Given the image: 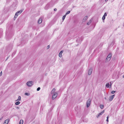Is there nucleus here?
Instances as JSON below:
<instances>
[{
  "mask_svg": "<svg viewBox=\"0 0 124 124\" xmlns=\"http://www.w3.org/2000/svg\"><path fill=\"white\" fill-rule=\"evenodd\" d=\"M91 101V100L90 99H89L87 102L86 103V107L88 108L90 106Z\"/></svg>",
  "mask_w": 124,
  "mask_h": 124,
  "instance_id": "1",
  "label": "nucleus"
},
{
  "mask_svg": "<svg viewBox=\"0 0 124 124\" xmlns=\"http://www.w3.org/2000/svg\"><path fill=\"white\" fill-rule=\"evenodd\" d=\"M22 11L23 10H21L16 12L15 16V17H16V18L18 15L21 14Z\"/></svg>",
  "mask_w": 124,
  "mask_h": 124,
  "instance_id": "2",
  "label": "nucleus"
},
{
  "mask_svg": "<svg viewBox=\"0 0 124 124\" xmlns=\"http://www.w3.org/2000/svg\"><path fill=\"white\" fill-rule=\"evenodd\" d=\"M52 99L53 100L55 99L57 97V93L56 92H55L54 93L52 94Z\"/></svg>",
  "mask_w": 124,
  "mask_h": 124,
  "instance_id": "3",
  "label": "nucleus"
},
{
  "mask_svg": "<svg viewBox=\"0 0 124 124\" xmlns=\"http://www.w3.org/2000/svg\"><path fill=\"white\" fill-rule=\"evenodd\" d=\"M33 82L32 81H29L27 83V85L29 87L33 85Z\"/></svg>",
  "mask_w": 124,
  "mask_h": 124,
  "instance_id": "4",
  "label": "nucleus"
},
{
  "mask_svg": "<svg viewBox=\"0 0 124 124\" xmlns=\"http://www.w3.org/2000/svg\"><path fill=\"white\" fill-rule=\"evenodd\" d=\"M112 55L111 54H109L107 58L106 59V61H109Z\"/></svg>",
  "mask_w": 124,
  "mask_h": 124,
  "instance_id": "5",
  "label": "nucleus"
},
{
  "mask_svg": "<svg viewBox=\"0 0 124 124\" xmlns=\"http://www.w3.org/2000/svg\"><path fill=\"white\" fill-rule=\"evenodd\" d=\"M78 38L79 39H78L76 40L78 42H80L83 40V37H82L81 36L80 38Z\"/></svg>",
  "mask_w": 124,
  "mask_h": 124,
  "instance_id": "6",
  "label": "nucleus"
},
{
  "mask_svg": "<svg viewBox=\"0 0 124 124\" xmlns=\"http://www.w3.org/2000/svg\"><path fill=\"white\" fill-rule=\"evenodd\" d=\"M115 96V95H113L109 97V100L110 101H111L113 99Z\"/></svg>",
  "mask_w": 124,
  "mask_h": 124,
  "instance_id": "7",
  "label": "nucleus"
},
{
  "mask_svg": "<svg viewBox=\"0 0 124 124\" xmlns=\"http://www.w3.org/2000/svg\"><path fill=\"white\" fill-rule=\"evenodd\" d=\"M49 6L50 4H49L48 3L47 4L45 7V9L47 10L49 8Z\"/></svg>",
  "mask_w": 124,
  "mask_h": 124,
  "instance_id": "8",
  "label": "nucleus"
},
{
  "mask_svg": "<svg viewBox=\"0 0 124 124\" xmlns=\"http://www.w3.org/2000/svg\"><path fill=\"white\" fill-rule=\"evenodd\" d=\"M104 110H103L101 112L99 113L98 115L97 116V118H98V117L100 116L101 115H102V114L104 113Z\"/></svg>",
  "mask_w": 124,
  "mask_h": 124,
  "instance_id": "9",
  "label": "nucleus"
},
{
  "mask_svg": "<svg viewBox=\"0 0 124 124\" xmlns=\"http://www.w3.org/2000/svg\"><path fill=\"white\" fill-rule=\"evenodd\" d=\"M9 121V120L8 119H7L5 120L3 124H7Z\"/></svg>",
  "mask_w": 124,
  "mask_h": 124,
  "instance_id": "10",
  "label": "nucleus"
},
{
  "mask_svg": "<svg viewBox=\"0 0 124 124\" xmlns=\"http://www.w3.org/2000/svg\"><path fill=\"white\" fill-rule=\"evenodd\" d=\"M88 18V16H85L84 17V18L82 20V21L83 22H84Z\"/></svg>",
  "mask_w": 124,
  "mask_h": 124,
  "instance_id": "11",
  "label": "nucleus"
},
{
  "mask_svg": "<svg viewBox=\"0 0 124 124\" xmlns=\"http://www.w3.org/2000/svg\"><path fill=\"white\" fill-rule=\"evenodd\" d=\"M92 70H93L92 68H91L89 70L88 72V74L89 75H90L91 74Z\"/></svg>",
  "mask_w": 124,
  "mask_h": 124,
  "instance_id": "12",
  "label": "nucleus"
},
{
  "mask_svg": "<svg viewBox=\"0 0 124 124\" xmlns=\"http://www.w3.org/2000/svg\"><path fill=\"white\" fill-rule=\"evenodd\" d=\"M64 51L63 50H62L61 51H60V52L59 54V57H61L62 56V54L63 53V52Z\"/></svg>",
  "mask_w": 124,
  "mask_h": 124,
  "instance_id": "13",
  "label": "nucleus"
},
{
  "mask_svg": "<svg viewBox=\"0 0 124 124\" xmlns=\"http://www.w3.org/2000/svg\"><path fill=\"white\" fill-rule=\"evenodd\" d=\"M42 22V19L41 18H39L38 21V23L39 24L41 23Z\"/></svg>",
  "mask_w": 124,
  "mask_h": 124,
  "instance_id": "14",
  "label": "nucleus"
},
{
  "mask_svg": "<svg viewBox=\"0 0 124 124\" xmlns=\"http://www.w3.org/2000/svg\"><path fill=\"white\" fill-rule=\"evenodd\" d=\"M55 89L54 88H53L51 92V93L52 94L54 93H55Z\"/></svg>",
  "mask_w": 124,
  "mask_h": 124,
  "instance_id": "15",
  "label": "nucleus"
},
{
  "mask_svg": "<svg viewBox=\"0 0 124 124\" xmlns=\"http://www.w3.org/2000/svg\"><path fill=\"white\" fill-rule=\"evenodd\" d=\"M92 21V20L91 19L87 23V24L88 25H89L91 23Z\"/></svg>",
  "mask_w": 124,
  "mask_h": 124,
  "instance_id": "16",
  "label": "nucleus"
},
{
  "mask_svg": "<svg viewBox=\"0 0 124 124\" xmlns=\"http://www.w3.org/2000/svg\"><path fill=\"white\" fill-rule=\"evenodd\" d=\"M109 83H107L106 85V86L107 88H109Z\"/></svg>",
  "mask_w": 124,
  "mask_h": 124,
  "instance_id": "17",
  "label": "nucleus"
},
{
  "mask_svg": "<svg viewBox=\"0 0 124 124\" xmlns=\"http://www.w3.org/2000/svg\"><path fill=\"white\" fill-rule=\"evenodd\" d=\"M24 94L26 95L29 96L30 95V94L28 93H25Z\"/></svg>",
  "mask_w": 124,
  "mask_h": 124,
  "instance_id": "18",
  "label": "nucleus"
},
{
  "mask_svg": "<svg viewBox=\"0 0 124 124\" xmlns=\"http://www.w3.org/2000/svg\"><path fill=\"white\" fill-rule=\"evenodd\" d=\"M23 120H21L19 122L20 124H23Z\"/></svg>",
  "mask_w": 124,
  "mask_h": 124,
  "instance_id": "19",
  "label": "nucleus"
},
{
  "mask_svg": "<svg viewBox=\"0 0 124 124\" xmlns=\"http://www.w3.org/2000/svg\"><path fill=\"white\" fill-rule=\"evenodd\" d=\"M66 15L65 14V15L63 16L62 17V20H63L64 19H65V18L66 17Z\"/></svg>",
  "mask_w": 124,
  "mask_h": 124,
  "instance_id": "20",
  "label": "nucleus"
},
{
  "mask_svg": "<svg viewBox=\"0 0 124 124\" xmlns=\"http://www.w3.org/2000/svg\"><path fill=\"white\" fill-rule=\"evenodd\" d=\"M100 107L101 108H103L104 107V106L103 105H100Z\"/></svg>",
  "mask_w": 124,
  "mask_h": 124,
  "instance_id": "21",
  "label": "nucleus"
},
{
  "mask_svg": "<svg viewBox=\"0 0 124 124\" xmlns=\"http://www.w3.org/2000/svg\"><path fill=\"white\" fill-rule=\"evenodd\" d=\"M70 12V11H68L66 13L65 15H68V14H69Z\"/></svg>",
  "mask_w": 124,
  "mask_h": 124,
  "instance_id": "22",
  "label": "nucleus"
},
{
  "mask_svg": "<svg viewBox=\"0 0 124 124\" xmlns=\"http://www.w3.org/2000/svg\"><path fill=\"white\" fill-rule=\"evenodd\" d=\"M20 102L19 101H18L16 102L15 104L16 105H18L20 104Z\"/></svg>",
  "mask_w": 124,
  "mask_h": 124,
  "instance_id": "23",
  "label": "nucleus"
},
{
  "mask_svg": "<svg viewBox=\"0 0 124 124\" xmlns=\"http://www.w3.org/2000/svg\"><path fill=\"white\" fill-rule=\"evenodd\" d=\"M21 99V97L20 96H19L17 100V101H20Z\"/></svg>",
  "mask_w": 124,
  "mask_h": 124,
  "instance_id": "24",
  "label": "nucleus"
},
{
  "mask_svg": "<svg viewBox=\"0 0 124 124\" xmlns=\"http://www.w3.org/2000/svg\"><path fill=\"white\" fill-rule=\"evenodd\" d=\"M105 18V16H103L102 17V19L103 20H104Z\"/></svg>",
  "mask_w": 124,
  "mask_h": 124,
  "instance_id": "25",
  "label": "nucleus"
},
{
  "mask_svg": "<svg viewBox=\"0 0 124 124\" xmlns=\"http://www.w3.org/2000/svg\"><path fill=\"white\" fill-rule=\"evenodd\" d=\"M116 91H112L111 92V93L112 94L114 93Z\"/></svg>",
  "mask_w": 124,
  "mask_h": 124,
  "instance_id": "26",
  "label": "nucleus"
},
{
  "mask_svg": "<svg viewBox=\"0 0 124 124\" xmlns=\"http://www.w3.org/2000/svg\"><path fill=\"white\" fill-rule=\"evenodd\" d=\"M40 87H38L37 89V91H39L40 90Z\"/></svg>",
  "mask_w": 124,
  "mask_h": 124,
  "instance_id": "27",
  "label": "nucleus"
},
{
  "mask_svg": "<svg viewBox=\"0 0 124 124\" xmlns=\"http://www.w3.org/2000/svg\"><path fill=\"white\" fill-rule=\"evenodd\" d=\"M107 16V14L106 13H104L103 16Z\"/></svg>",
  "mask_w": 124,
  "mask_h": 124,
  "instance_id": "28",
  "label": "nucleus"
},
{
  "mask_svg": "<svg viewBox=\"0 0 124 124\" xmlns=\"http://www.w3.org/2000/svg\"><path fill=\"white\" fill-rule=\"evenodd\" d=\"M2 71H1L0 73V76H1L2 75Z\"/></svg>",
  "mask_w": 124,
  "mask_h": 124,
  "instance_id": "29",
  "label": "nucleus"
},
{
  "mask_svg": "<svg viewBox=\"0 0 124 124\" xmlns=\"http://www.w3.org/2000/svg\"><path fill=\"white\" fill-rule=\"evenodd\" d=\"M49 48V45H48L47 46V49H48V48Z\"/></svg>",
  "mask_w": 124,
  "mask_h": 124,
  "instance_id": "30",
  "label": "nucleus"
},
{
  "mask_svg": "<svg viewBox=\"0 0 124 124\" xmlns=\"http://www.w3.org/2000/svg\"><path fill=\"white\" fill-rule=\"evenodd\" d=\"M54 11H56V10H57V9L56 8H55L54 9Z\"/></svg>",
  "mask_w": 124,
  "mask_h": 124,
  "instance_id": "31",
  "label": "nucleus"
},
{
  "mask_svg": "<svg viewBox=\"0 0 124 124\" xmlns=\"http://www.w3.org/2000/svg\"><path fill=\"white\" fill-rule=\"evenodd\" d=\"M2 118H3V117H2L0 119V121L2 120Z\"/></svg>",
  "mask_w": 124,
  "mask_h": 124,
  "instance_id": "32",
  "label": "nucleus"
},
{
  "mask_svg": "<svg viewBox=\"0 0 124 124\" xmlns=\"http://www.w3.org/2000/svg\"><path fill=\"white\" fill-rule=\"evenodd\" d=\"M106 121L107 122H108V119H107L106 120Z\"/></svg>",
  "mask_w": 124,
  "mask_h": 124,
  "instance_id": "33",
  "label": "nucleus"
},
{
  "mask_svg": "<svg viewBox=\"0 0 124 124\" xmlns=\"http://www.w3.org/2000/svg\"><path fill=\"white\" fill-rule=\"evenodd\" d=\"M16 108L17 109H19V107H16Z\"/></svg>",
  "mask_w": 124,
  "mask_h": 124,
  "instance_id": "34",
  "label": "nucleus"
},
{
  "mask_svg": "<svg viewBox=\"0 0 124 124\" xmlns=\"http://www.w3.org/2000/svg\"><path fill=\"white\" fill-rule=\"evenodd\" d=\"M16 17H15V16H14V20H15V19H16Z\"/></svg>",
  "mask_w": 124,
  "mask_h": 124,
  "instance_id": "35",
  "label": "nucleus"
},
{
  "mask_svg": "<svg viewBox=\"0 0 124 124\" xmlns=\"http://www.w3.org/2000/svg\"><path fill=\"white\" fill-rule=\"evenodd\" d=\"M88 121V120L87 119L85 121V122H87Z\"/></svg>",
  "mask_w": 124,
  "mask_h": 124,
  "instance_id": "36",
  "label": "nucleus"
},
{
  "mask_svg": "<svg viewBox=\"0 0 124 124\" xmlns=\"http://www.w3.org/2000/svg\"><path fill=\"white\" fill-rule=\"evenodd\" d=\"M108 116L107 117V119H108Z\"/></svg>",
  "mask_w": 124,
  "mask_h": 124,
  "instance_id": "37",
  "label": "nucleus"
},
{
  "mask_svg": "<svg viewBox=\"0 0 124 124\" xmlns=\"http://www.w3.org/2000/svg\"><path fill=\"white\" fill-rule=\"evenodd\" d=\"M104 99H105V100H106V97H105Z\"/></svg>",
  "mask_w": 124,
  "mask_h": 124,
  "instance_id": "38",
  "label": "nucleus"
},
{
  "mask_svg": "<svg viewBox=\"0 0 124 124\" xmlns=\"http://www.w3.org/2000/svg\"><path fill=\"white\" fill-rule=\"evenodd\" d=\"M47 73H46V74H45V76H46L47 75Z\"/></svg>",
  "mask_w": 124,
  "mask_h": 124,
  "instance_id": "39",
  "label": "nucleus"
},
{
  "mask_svg": "<svg viewBox=\"0 0 124 124\" xmlns=\"http://www.w3.org/2000/svg\"><path fill=\"white\" fill-rule=\"evenodd\" d=\"M123 78H124V75H123Z\"/></svg>",
  "mask_w": 124,
  "mask_h": 124,
  "instance_id": "40",
  "label": "nucleus"
},
{
  "mask_svg": "<svg viewBox=\"0 0 124 124\" xmlns=\"http://www.w3.org/2000/svg\"><path fill=\"white\" fill-rule=\"evenodd\" d=\"M108 0H105V1H107Z\"/></svg>",
  "mask_w": 124,
  "mask_h": 124,
  "instance_id": "41",
  "label": "nucleus"
}]
</instances>
